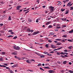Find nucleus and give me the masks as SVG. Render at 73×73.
<instances>
[{
    "label": "nucleus",
    "instance_id": "nucleus-47",
    "mask_svg": "<svg viewBox=\"0 0 73 73\" xmlns=\"http://www.w3.org/2000/svg\"><path fill=\"white\" fill-rule=\"evenodd\" d=\"M42 64L41 63H39V64H38V66H41V65H42Z\"/></svg>",
    "mask_w": 73,
    "mask_h": 73
},
{
    "label": "nucleus",
    "instance_id": "nucleus-45",
    "mask_svg": "<svg viewBox=\"0 0 73 73\" xmlns=\"http://www.w3.org/2000/svg\"><path fill=\"white\" fill-rule=\"evenodd\" d=\"M60 54H63V55H64V54H64V52H61V53H60Z\"/></svg>",
    "mask_w": 73,
    "mask_h": 73
},
{
    "label": "nucleus",
    "instance_id": "nucleus-39",
    "mask_svg": "<svg viewBox=\"0 0 73 73\" xmlns=\"http://www.w3.org/2000/svg\"><path fill=\"white\" fill-rule=\"evenodd\" d=\"M56 28L58 29H60V28H61V27L60 26H57Z\"/></svg>",
    "mask_w": 73,
    "mask_h": 73
},
{
    "label": "nucleus",
    "instance_id": "nucleus-41",
    "mask_svg": "<svg viewBox=\"0 0 73 73\" xmlns=\"http://www.w3.org/2000/svg\"><path fill=\"white\" fill-rule=\"evenodd\" d=\"M69 12H68V10H66V12L65 13V14H68Z\"/></svg>",
    "mask_w": 73,
    "mask_h": 73
},
{
    "label": "nucleus",
    "instance_id": "nucleus-16",
    "mask_svg": "<svg viewBox=\"0 0 73 73\" xmlns=\"http://www.w3.org/2000/svg\"><path fill=\"white\" fill-rule=\"evenodd\" d=\"M70 4H71V2H70L68 4H67V6H69L70 5Z\"/></svg>",
    "mask_w": 73,
    "mask_h": 73
},
{
    "label": "nucleus",
    "instance_id": "nucleus-18",
    "mask_svg": "<svg viewBox=\"0 0 73 73\" xmlns=\"http://www.w3.org/2000/svg\"><path fill=\"white\" fill-rule=\"evenodd\" d=\"M0 61H3V57H2L0 58Z\"/></svg>",
    "mask_w": 73,
    "mask_h": 73
},
{
    "label": "nucleus",
    "instance_id": "nucleus-20",
    "mask_svg": "<svg viewBox=\"0 0 73 73\" xmlns=\"http://www.w3.org/2000/svg\"><path fill=\"white\" fill-rule=\"evenodd\" d=\"M52 26L51 25H50L48 27V28H52Z\"/></svg>",
    "mask_w": 73,
    "mask_h": 73
},
{
    "label": "nucleus",
    "instance_id": "nucleus-50",
    "mask_svg": "<svg viewBox=\"0 0 73 73\" xmlns=\"http://www.w3.org/2000/svg\"><path fill=\"white\" fill-rule=\"evenodd\" d=\"M57 62V63H58V64H61V62H60V61H58Z\"/></svg>",
    "mask_w": 73,
    "mask_h": 73
},
{
    "label": "nucleus",
    "instance_id": "nucleus-5",
    "mask_svg": "<svg viewBox=\"0 0 73 73\" xmlns=\"http://www.w3.org/2000/svg\"><path fill=\"white\" fill-rule=\"evenodd\" d=\"M51 47L52 48H54V49H56V46H55L54 45H53V44H52L51 45Z\"/></svg>",
    "mask_w": 73,
    "mask_h": 73
},
{
    "label": "nucleus",
    "instance_id": "nucleus-64",
    "mask_svg": "<svg viewBox=\"0 0 73 73\" xmlns=\"http://www.w3.org/2000/svg\"><path fill=\"white\" fill-rule=\"evenodd\" d=\"M17 59H18V60H20L21 59H20V58H19V57H17Z\"/></svg>",
    "mask_w": 73,
    "mask_h": 73
},
{
    "label": "nucleus",
    "instance_id": "nucleus-3",
    "mask_svg": "<svg viewBox=\"0 0 73 73\" xmlns=\"http://www.w3.org/2000/svg\"><path fill=\"white\" fill-rule=\"evenodd\" d=\"M39 32H39L38 31L35 32L33 33V35H37V34H38V33H39Z\"/></svg>",
    "mask_w": 73,
    "mask_h": 73
},
{
    "label": "nucleus",
    "instance_id": "nucleus-2",
    "mask_svg": "<svg viewBox=\"0 0 73 73\" xmlns=\"http://www.w3.org/2000/svg\"><path fill=\"white\" fill-rule=\"evenodd\" d=\"M21 6H17L16 7V9L17 10H20V8H21Z\"/></svg>",
    "mask_w": 73,
    "mask_h": 73
},
{
    "label": "nucleus",
    "instance_id": "nucleus-28",
    "mask_svg": "<svg viewBox=\"0 0 73 73\" xmlns=\"http://www.w3.org/2000/svg\"><path fill=\"white\" fill-rule=\"evenodd\" d=\"M73 30H71V31H69V33H73Z\"/></svg>",
    "mask_w": 73,
    "mask_h": 73
},
{
    "label": "nucleus",
    "instance_id": "nucleus-27",
    "mask_svg": "<svg viewBox=\"0 0 73 73\" xmlns=\"http://www.w3.org/2000/svg\"><path fill=\"white\" fill-rule=\"evenodd\" d=\"M16 66H17V65H13V66H12L11 67L12 68H15V67H16Z\"/></svg>",
    "mask_w": 73,
    "mask_h": 73
},
{
    "label": "nucleus",
    "instance_id": "nucleus-48",
    "mask_svg": "<svg viewBox=\"0 0 73 73\" xmlns=\"http://www.w3.org/2000/svg\"><path fill=\"white\" fill-rule=\"evenodd\" d=\"M43 41L44 40H42V39H40V42H43Z\"/></svg>",
    "mask_w": 73,
    "mask_h": 73
},
{
    "label": "nucleus",
    "instance_id": "nucleus-43",
    "mask_svg": "<svg viewBox=\"0 0 73 73\" xmlns=\"http://www.w3.org/2000/svg\"><path fill=\"white\" fill-rule=\"evenodd\" d=\"M70 10L72 11V10H73V7H70Z\"/></svg>",
    "mask_w": 73,
    "mask_h": 73
},
{
    "label": "nucleus",
    "instance_id": "nucleus-8",
    "mask_svg": "<svg viewBox=\"0 0 73 73\" xmlns=\"http://www.w3.org/2000/svg\"><path fill=\"white\" fill-rule=\"evenodd\" d=\"M56 45H61V43L58 42V43H56Z\"/></svg>",
    "mask_w": 73,
    "mask_h": 73
},
{
    "label": "nucleus",
    "instance_id": "nucleus-29",
    "mask_svg": "<svg viewBox=\"0 0 73 73\" xmlns=\"http://www.w3.org/2000/svg\"><path fill=\"white\" fill-rule=\"evenodd\" d=\"M72 46H69L68 47V49H72Z\"/></svg>",
    "mask_w": 73,
    "mask_h": 73
},
{
    "label": "nucleus",
    "instance_id": "nucleus-35",
    "mask_svg": "<svg viewBox=\"0 0 73 73\" xmlns=\"http://www.w3.org/2000/svg\"><path fill=\"white\" fill-rule=\"evenodd\" d=\"M40 70H43V71H45V70L43 69H42V68H40Z\"/></svg>",
    "mask_w": 73,
    "mask_h": 73
},
{
    "label": "nucleus",
    "instance_id": "nucleus-9",
    "mask_svg": "<svg viewBox=\"0 0 73 73\" xmlns=\"http://www.w3.org/2000/svg\"><path fill=\"white\" fill-rule=\"evenodd\" d=\"M50 35H54V33L53 32L50 33Z\"/></svg>",
    "mask_w": 73,
    "mask_h": 73
},
{
    "label": "nucleus",
    "instance_id": "nucleus-21",
    "mask_svg": "<svg viewBox=\"0 0 73 73\" xmlns=\"http://www.w3.org/2000/svg\"><path fill=\"white\" fill-rule=\"evenodd\" d=\"M9 72H10V73H14V72H13V71L10 70H9Z\"/></svg>",
    "mask_w": 73,
    "mask_h": 73
},
{
    "label": "nucleus",
    "instance_id": "nucleus-42",
    "mask_svg": "<svg viewBox=\"0 0 73 73\" xmlns=\"http://www.w3.org/2000/svg\"><path fill=\"white\" fill-rule=\"evenodd\" d=\"M61 42H65V40H61Z\"/></svg>",
    "mask_w": 73,
    "mask_h": 73
},
{
    "label": "nucleus",
    "instance_id": "nucleus-38",
    "mask_svg": "<svg viewBox=\"0 0 73 73\" xmlns=\"http://www.w3.org/2000/svg\"><path fill=\"white\" fill-rule=\"evenodd\" d=\"M48 42H49L50 43H51V42H52V41H51L50 40H48Z\"/></svg>",
    "mask_w": 73,
    "mask_h": 73
},
{
    "label": "nucleus",
    "instance_id": "nucleus-19",
    "mask_svg": "<svg viewBox=\"0 0 73 73\" xmlns=\"http://www.w3.org/2000/svg\"><path fill=\"white\" fill-rule=\"evenodd\" d=\"M66 63H67V62L66 61H64L63 62V64H66Z\"/></svg>",
    "mask_w": 73,
    "mask_h": 73
},
{
    "label": "nucleus",
    "instance_id": "nucleus-14",
    "mask_svg": "<svg viewBox=\"0 0 73 73\" xmlns=\"http://www.w3.org/2000/svg\"><path fill=\"white\" fill-rule=\"evenodd\" d=\"M26 62L27 63H29V64H30V63H31V62H30V61H29V60H27L26 61Z\"/></svg>",
    "mask_w": 73,
    "mask_h": 73
},
{
    "label": "nucleus",
    "instance_id": "nucleus-58",
    "mask_svg": "<svg viewBox=\"0 0 73 73\" xmlns=\"http://www.w3.org/2000/svg\"><path fill=\"white\" fill-rule=\"evenodd\" d=\"M28 12H29V11H27V12H25V15H27V13H28Z\"/></svg>",
    "mask_w": 73,
    "mask_h": 73
},
{
    "label": "nucleus",
    "instance_id": "nucleus-57",
    "mask_svg": "<svg viewBox=\"0 0 73 73\" xmlns=\"http://www.w3.org/2000/svg\"><path fill=\"white\" fill-rule=\"evenodd\" d=\"M8 32H12V30H9V31H8Z\"/></svg>",
    "mask_w": 73,
    "mask_h": 73
},
{
    "label": "nucleus",
    "instance_id": "nucleus-60",
    "mask_svg": "<svg viewBox=\"0 0 73 73\" xmlns=\"http://www.w3.org/2000/svg\"><path fill=\"white\" fill-rule=\"evenodd\" d=\"M29 36H32V34H28Z\"/></svg>",
    "mask_w": 73,
    "mask_h": 73
},
{
    "label": "nucleus",
    "instance_id": "nucleus-23",
    "mask_svg": "<svg viewBox=\"0 0 73 73\" xmlns=\"http://www.w3.org/2000/svg\"><path fill=\"white\" fill-rule=\"evenodd\" d=\"M68 72L70 73H73V70H69Z\"/></svg>",
    "mask_w": 73,
    "mask_h": 73
},
{
    "label": "nucleus",
    "instance_id": "nucleus-55",
    "mask_svg": "<svg viewBox=\"0 0 73 73\" xmlns=\"http://www.w3.org/2000/svg\"><path fill=\"white\" fill-rule=\"evenodd\" d=\"M17 48V47H16V46H14V49H16Z\"/></svg>",
    "mask_w": 73,
    "mask_h": 73
},
{
    "label": "nucleus",
    "instance_id": "nucleus-11",
    "mask_svg": "<svg viewBox=\"0 0 73 73\" xmlns=\"http://www.w3.org/2000/svg\"><path fill=\"white\" fill-rule=\"evenodd\" d=\"M51 23V21L48 22L47 23H46V25H48V24H50Z\"/></svg>",
    "mask_w": 73,
    "mask_h": 73
},
{
    "label": "nucleus",
    "instance_id": "nucleus-34",
    "mask_svg": "<svg viewBox=\"0 0 73 73\" xmlns=\"http://www.w3.org/2000/svg\"><path fill=\"white\" fill-rule=\"evenodd\" d=\"M17 38V36H15L14 37V38H13V39H14L15 40V39H16V38Z\"/></svg>",
    "mask_w": 73,
    "mask_h": 73
},
{
    "label": "nucleus",
    "instance_id": "nucleus-59",
    "mask_svg": "<svg viewBox=\"0 0 73 73\" xmlns=\"http://www.w3.org/2000/svg\"><path fill=\"white\" fill-rule=\"evenodd\" d=\"M54 51H52L51 52H50L49 53H54Z\"/></svg>",
    "mask_w": 73,
    "mask_h": 73
},
{
    "label": "nucleus",
    "instance_id": "nucleus-15",
    "mask_svg": "<svg viewBox=\"0 0 73 73\" xmlns=\"http://www.w3.org/2000/svg\"><path fill=\"white\" fill-rule=\"evenodd\" d=\"M47 56H51L52 54H50L48 53L47 54Z\"/></svg>",
    "mask_w": 73,
    "mask_h": 73
},
{
    "label": "nucleus",
    "instance_id": "nucleus-63",
    "mask_svg": "<svg viewBox=\"0 0 73 73\" xmlns=\"http://www.w3.org/2000/svg\"><path fill=\"white\" fill-rule=\"evenodd\" d=\"M57 54L58 55H60V53L59 52H57Z\"/></svg>",
    "mask_w": 73,
    "mask_h": 73
},
{
    "label": "nucleus",
    "instance_id": "nucleus-13",
    "mask_svg": "<svg viewBox=\"0 0 73 73\" xmlns=\"http://www.w3.org/2000/svg\"><path fill=\"white\" fill-rule=\"evenodd\" d=\"M62 21H66V18L62 19Z\"/></svg>",
    "mask_w": 73,
    "mask_h": 73
},
{
    "label": "nucleus",
    "instance_id": "nucleus-25",
    "mask_svg": "<svg viewBox=\"0 0 73 73\" xmlns=\"http://www.w3.org/2000/svg\"><path fill=\"white\" fill-rule=\"evenodd\" d=\"M67 40L69 42H73V41L70 39H68Z\"/></svg>",
    "mask_w": 73,
    "mask_h": 73
},
{
    "label": "nucleus",
    "instance_id": "nucleus-40",
    "mask_svg": "<svg viewBox=\"0 0 73 73\" xmlns=\"http://www.w3.org/2000/svg\"><path fill=\"white\" fill-rule=\"evenodd\" d=\"M60 57H63V58H65V56H64L62 55H61Z\"/></svg>",
    "mask_w": 73,
    "mask_h": 73
},
{
    "label": "nucleus",
    "instance_id": "nucleus-32",
    "mask_svg": "<svg viewBox=\"0 0 73 73\" xmlns=\"http://www.w3.org/2000/svg\"><path fill=\"white\" fill-rule=\"evenodd\" d=\"M56 41H61V39H56Z\"/></svg>",
    "mask_w": 73,
    "mask_h": 73
},
{
    "label": "nucleus",
    "instance_id": "nucleus-62",
    "mask_svg": "<svg viewBox=\"0 0 73 73\" xmlns=\"http://www.w3.org/2000/svg\"><path fill=\"white\" fill-rule=\"evenodd\" d=\"M45 7H46L45 5L43 6H42V7L43 8H45Z\"/></svg>",
    "mask_w": 73,
    "mask_h": 73
},
{
    "label": "nucleus",
    "instance_id": "nucleus-53",
    "mask_svg": "<svg viewBox=\"0 0 73 73\" xmlns=\"http://www.w3.org/2000/svg\"><path fill=\"white\" fill-rule=\"evenodd\" d=\"M64 52H68V50H67L65 49L64 50Z\"/></svg>",
    "mask_w": 73,
    "mask_h": 73
},
{
    "label": "nucleus",
    "instance_id": "nucleus-12",
    "mask_svg": "<svg viewBox=\"0 0 73 73\" xmlns=\"http://www.w3.org/2000/svg\"><path fill=\"white\" fill-rule=\"evenodd\" d=\"M40 57H41V58H43V57H45V56L44 55H40Z\"/></svg>",
    "mask_w": 73,
    "mask_h": 73
},
{
    "label": "nucleus",
    "instance_id": "nucleus-17",
    "mask_svg": "<svg viewBox=\"0 0 73 73\" xmlns=\"http://www.w3.org/2000/svg\"><path fill=\"white\" fill-rule=\"evenodd\" d=\"M28 21L29 23H31V22H32V20L31 19H28Z\"/></svg>",
    "mask_w": 73,
    "mask_h": 73
},
{
    "label": "nucleus",
    "instance_id": "nucleus-51",
    "mask_svg": "<svg viewBox=\"0 0 73 73\" xmlns=\"http://www.w3.org/2000/svg\"><path fill=\"white\" fill-rule=\"evenodd\" d=\"M62 47H61L58 48H57L58 50H60V49H62Z\"/></svg>",
    "mask_w": 73,
    "mask_h": 73
},
{
    "label": "nucleus",
    "instance_id": "nucleus-4",
    "mask_svg": "<svg viewBox=\"0 0 73 73\" xmlns=\"http://www.w3.org/2000/svg\"><path fill=\"white\" fill-rule=\"evenodd\" d=\"M12 54H14V55H16V54H17V52H12L11 53Z\"/></svg>",
    "mask_w": 73,
    "mask_h": 73
},
{
    "label": "nucleus",
    "instance_id": "nucleus-61",
    "mask_svg": "<svg viewBox=\"0 0 73 73\" xmlns=\"http://www.w3.org/2000/svg\"><path fill=\"white\" fill-rule=\"evenodd\" d=\"M36 2H38V3H39V2H40V0H37Z\"/></svg>",
    "mask_w": 73,
    "mask_h": 73
},
{
    "label": "nucleus",
    "instance_id": "nucleus-33",
    "mask_svg": "<svg viewBox=\"0 0 73 73\" xmlns=\"http://www.w3.org/2000/svg\"><path fill=\"white\" fill-rule=\"evenodd\" d=\"M61 11L62 12H64V11H65V9H63L62 8L61 9Z\"/></svg>",
    "mask_w": 73,
    "mask_h": 73
},
{
    "label": "nucleus",
    "instance_id": "nucleus-26",
    "mask_svg": "<svg viewBox=\"0 0 73 73\" xmlns=\"http://www.w3.org/2000/svg\"><path fill=\"white\" fill-rule=\"evenodd\" d=\"M63 28H65V27H66V25H64L62 26Z\"/></svg>",
    "mask_w": 73,
    "mask_h": 73
},
{
    "label": "nucleus",
    "instance_id": "nucleus-44",
    "mask_svg": "<svg viewBox=\"0 0 73 73\" xmlns=\"http://www.w3.org/2000/svg\"><path fill=\"white\" fill-rule=\"evenodd\" d=\"M43 53H44V54H48V53L46 52H43Z\"/></svg>",
    "mask_w": 73,
    "mask_h": 73
},
{
    "label": "nucleus",
    "instance_id": "nucleus-36",
    "mask_svg": "<svg viewBox=\"0 0 73 73\" xmlns=\"http://www.w3.org/2000/svg\"><path fill=\"white\" fill-rule=\"evenodd\" d=\"M1 54H3V55L5 54V52H1Z\"/></svg>",
    "mask_w": 73,
    "mask_h": 73
},
{
    "label": "nucleus",
    "instance_id": "nucleus-30",
    "mask_svg": "<svg viewBox=\"0 0 73 73\" xmlns=\"http://www.w3.org/2000/svg\"><path fill=\"white\" fill-rule=\"evenodd\" d=\"M13 37V36H12V35H9V36H7V37L8 38H9V37Z\"/></svg>",
    "mask_w": 73,
    "mask_h": 73
},
{
    "label": "nucleus",
    "instance_id": "nucleus-6",
    "mask_svg": "<svg viewBox=\"0 0 73 73\" xmlns=\"http://www.w3.org/2000/svg\"><path fill=\"white\" fill-rule=\"evenodd\" d=\"M28 32H31V29L28 28L26 30Z\"/></svg>",
    "mask_w": 73,
    "mask_h": 73
},
{
    "label": "nucleus",
    "instance_id": "nucleus-37",
    "mask_svg": "<svg viewBox=\"0 0 73 73\" xmlns=\"http://www.w3.org/2000/svg\"><path fill=\"white\" fill-rule=\"evenodd\" d=\"M61 4H62V3L60 2L58 4V5H61Z\"/></svg>",
    "mask_w": 73,
    "mask_h": 73
},
{
    "label": "nucleus",
    "instance_id": "nucleus-46",
    "mask_svg": "<svg viewBox=\"0 0 73 73\" xmlns=\"http://www.w3.org/2000/svg\"><path fill=\"white\" fill-rule=\"evenodd\" d=\"M11 16H9V20H11Z\"/></svg>",
    "mask_w": 73,
    "mask_h": 73
},
{
    "label": "nucleus",
    "instance_id": "nucleus-52",
    "mask_svg": "<svg viewBox=\"0 0 73 73\" xmlns=\"http://www.w3.org/2000/svg\"><path fill=\"white\" fill-rule=\"evenodd\" d=\"M62 47H61L58 48H57L58 50H60V49H62Z\"/></svg>",
    "mask_w": 73,
    "mask_h": 73
},
{
    "label": "nucleus",
    "instance_id": "nucleus-49",
    "mask_svg": "<svg viewBox=\"0 0 73 73\" xmlns=\"http://www.w3.org/2000/svg\"><path fill=\"white\" fill-rule=\"evenodd\" d=\"M58 31V29H55V31Z\"/></svg>",
    "mask_w": 73,
    "mask_h": 73
},
{
    "label": "nucleus",
    "instance_id": "nucleus-24",
    "mask_svg": "<svg viewBox=\"0 0 73 73\" xmlns=\"http://www.w3.org/2000/svg\"><path fill=\"white\" fill-rule=\"evenodd\" d=\"M44 68H45V69H50V68L49 67H44Z\"/></svg>",
    "mask_w": 73,
    "mask_h": 73
},
{
    "label": "nucleus",
    "instance_id": "nucleus-22",
    "mask_svg": "<svg viewBox=\"0 0 73 73\" xmlns=\"http://www.w3.org/2000/svg\"><path fill=\"white\" fill-rule=\"evenodd\" d=\"M35 54H37V55H38V56H40V53L37 52H35Z\"/></svg>",
    "mask_w": 73,
    "mask_h": 73
},
{
    "label": "nucleus",
    "instance_id": "nucleus-1",
    "mask_svg": "<svg viewBox=\"0 0 73 73\" xmlns=\"http://www.w3.org/2000/svg\"><path fill=\"white\" fill-rule=\"evenodd\" d=\"M49 9H50V12H52L54 11V7L52 6H50L49 7Z\"/></svg>",
    "mask_w": 73,
    "mask_h": 73
},
{
    "label": "nucleus",
    "instance_id": "nucleus-10",
    "mask_svg": "<svg viewBox=\"0 0 73 73\" xmlns=\"http://www.w3.org/2000/svg\"><path fill=\"white\" fill-rule=\"evenodd\" d=\"M62 37H64V38H66L67 37V35H64L62 36Z\"/></svg>",
    "mask_w": 73,
    "mask_h": 73
},
{
    "label": "nucleus",
    "instance_id": "nucleus-54",
    "mask_svg": "<svg viewBox=\"0 0 73 73\" xmlns=\"http://www.w3.org/2000/svg\"><path fill=\"white\" fill-rule=\"evenodd\" d=\"M6 69H9V70H11V69H10V68H9L8 67H6Z\"/></svg>",
    "mask_w": 73,
    "mask_h": 73
},
{
    "label": "nucleus",
    "instance_id": "nucleus-56",
    "mask_svg": "<svg viewBox=\"0 0 73 73\" xmlns=\"http://www.w3.org/2000/svg\"><path fill=\"white\" fill-rule=\"evenodd\" d=\"M64 54H66V55H68V53H67V52H64Z\"/></svg>",
    "mask_w": 73,
    "mask_h": 73
},
{
    "label": "nucleus",
    "instance_id": "nucleus-7",
    "mask_svg": "<svg viewBox=\"0 0 73 73\" xmlns=\"http://www.w3.org/2000/svg\"><path fill=\"white\" fill-rule=\"evenodd\" d=\"M21 48L19 46H17L16 50H20Z\"/></svg>",
    "mask_w": 73,
    "mask_h": 73
},
{
    "label": "nucleus",
    "instance_id": "nucleus-31",
    "mask_svg": "<svg viewBox=\"0 0 73 73\" xmlns=\"http://www.w3.org/2000/svg\"><path fill=\"white\" fill-rule=\"evenodd\" d=\"M45 46L46 48H48L49 47V45L48 44H46L45 45Z\"/></svg>",
    "mask_w": 73,
    "mask_h": 73
}]
</instances>
